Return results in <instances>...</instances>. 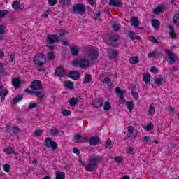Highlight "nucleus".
Instances as JSON below:
<instances>
[{
	"mask_svg": "<svg viewBox=\"0 0 179 179\" xmlns=\"http://www.w3.org/2000/svg\"><path fill=\"white\" fill-rule=\"evenodd\" d=\"M19 83H20V80L17 78H14L12 80V85H13L15 89L19 88Z\"/></svg>",
	"mask_w": 179,
	"mask_h": 179,
	"instance_id": "obj_25",
	"label": "nucleus"
},
{
	"mask_svg": "<svg viewBox=\"0 0 179 179\" xmlns=\"http://www.w3.org/2000/svg\"><path fill=\"white\" fill-rule=\"evenodd\" d=\"M115 160L116 163H121L123 160V158L121 157H115Z\"/></svg>",
	"mask_w": 179,
	"mask_h": 179,
	"instance_id": "obj_60",
	"label": "nucleus"
},
{
	"mask_svg": "<svg viewBox=\"0 0 179 179\" xmlns=\"http://www.w3.org/2000/svg\"><path fill=\"white\" fill-rule=\"evenodd\" d=\"M111 108V104L108 102H106L103 105V110L105 111H108V110H110Z\"/></svg>",
	"mask_w": 179,
	"mask_h": 179,
	"instance_id": "obj_46",
	"label": "nucleus"
},
{
	"mask_svg": "<svg viewBox=\"0 0 179 179\" xmlns=\"http://www.w3.org/2000/svg\"><path fill=\"white\" fill-rule=\"evenodd\" d=\"M164 52H166V54H167V56L169 58V65L176 62V57L174 56V54L171 52V51H170L168 49H165Z\"/></svg>",
	"mask_w": 179,
	"mask_h": 179,
	"instance_id": "obj_9",
	"label": "nucleus"
},
{
	"mask_svg": "<svg viewBox=\"0 0 179 179\" xmlns=\"http://www.w3.org/2000/svg\"><path fill=\"white\" fill-rule=\"evenodd\" d=\"M45 146H46V148H51L53 150H55V149L58 148V144H57L55 141L51 140V138L48 137L45 141Z\"/></svg>",
	"mask_w": 179,
	"mask_h": 179,
	"instance_id": "obj_6",
	"label": "nucleus"
},
{
	"mask_svg": "<svg viewBox=\"0 0 179 179\" xmlns=\"http://www.w3.org/2000/svg\"><path fill=\"white\" fill-rule=\"evenodd\" d=\"M108 38L109 41H112L113 43H117L118 41V38H120V36L117 34L114 35V34H110L108 36Z\"/></svg>",
	"mask_w": 179,
	"mask_h": 179,
	"instance_id": "obj_20",
	"label": "nucleus"
},
{
	"mask_svg": "<svg viewBox=\"0 0 179 179\" xmlns=\"http://www.w3.org/2000/svg\"><path fill=\"white\" fill-rule=\"evenodd\" d=\"M162 12L163 8H162L161 7H157L154 10V13H155L156 15H158V13H162Z\"/></svg>",
	"mask_w": 179,
	"mask_h": 179,
	"instance_id": "obj_52",
	"label": "nucleus"
},
{
	"mask_svg": "<svg viewBox=\"0 0 179 179\" xmlns=\"http://www.w3.org/2000/svg\"><path fill=\"white\" fill-rule=\"evenodd\" d=\"M3 152L5 153H7V155H16V152H15V150L12 148H6L3 150Z\"/></svg>",
	"mask_w": 179,
	"mask_h": 179,
	"instance_id": "obj_29",
	"label": "nucleus"
},
{
	"mask_svg": "<svg viewBox=\"0 0 179 179\" xmlns=\"http://www.w3.org/2000/svg\"><path fill=\"white\" fill-rule=\"evenodd\" d=\"M5 131L8 135H12V134H19V132H20V128L7 125Z\"/></svg>",
	"mask_w": 179,
	"mask_h": 179,
	"instance_id": "obj_7",
	"label": "nucleus"
},
{
	"mask_svg": "<svg viewBox=\"0 0 179 179\" xmlns=\"http://www.w3.org/2000/svg\"><path fill=\"white\" fill-rule=\"evenodd\" d=\"M71 50L72 55H78V54H79V48L78 46H73Z\"/></svg>",
	"mask_w": 179,
	"mask_h": 179,
	"instance_id": "obj_34",
	"label": "nucleus"
},
{
	"mask_svg": "<svg viewBox=\"0 0 179 179\" xmlns=\"http://www.w3.org/2000/svg\"><path fill=\"white\" fill-rule=\"evenodd\" d=\"M59 38L55 35H50L48 36V43L49 44H54V43H58Z\"/></svg>",
	"mask_w": 179,
	"mask_h": 179,
	"instance_id": "obj_14",
	"label": "nucleus"
},
{
	"mask_svg": "<svg viewBox=\"0 0 179 179\" xmlns=\"http://www.w3.org/2000/svg\"><path fill=\"white\" fill-rule=\"evenodd\" d=\"M82 139V136L80 134H77L74 136V141L76 143H78V142Z\"/></svg>",
	"mask_w": 179,
	"mask_h": 179,
	"instance_id": "obj_48",
	"label": "nucleus"
},
{
	"mask_svg": "<svg viewBox=\"0 0 179 179\" xmlns=\"http://www.w3.org/2000/svg\"><path fill=\"white\" fill-rule=\"evenodd\" d=\"M59 3L60 6L65 8V6H68V5L71 3V0H59Z\"/></svg>",
	"mask_w": 179,
	"mask_h": 179,
	"instance_id": "obj_23",
	"label": "nucleus"
},
{
	"mask_svg": "<svg viewBox=\"0 0 179 179\" xmlns=\"http://www.w3.org/2000/svg\"><path fill=\"white\" fill-rule=\"evenodd\" d=\"M12 8L15 10H19L20 9V1H15L12 4Z\"/></svg>",
	"mask_w": 179,
	"mask_h": 179,
	"instance_id": "obj_28",
	"label": "nucleus"
},
{
	"mask_svg": "<svg viewBox=\"0 0 179 179\" xmlns=\"http://www.w3.org/2000/svg\"><path fill=\"white\" fill-rule=\"evenodd\" d=\"M150 41H151V43H154V44H157V43H159V41H157V39H156V38H155V36H150Z\"/></svg>",
	"mask_w": 179,
	"mask_h": 179,
	"instance_id": "obj_58",
	"label": "nucleus"
},
{
	"mask_svg": "<svg viewBox=\"0 0 179 179\" xmlns=\"http://www.w3.org/2000/svg\"><path fill=\"white\" fill-rule=\"evenodd\" d=\"M36 107H37V103H32L29 104V106H28V108L29 110H31L33 108H36Z\"/></svg>",
	"mask_w": 179,
	"mask_h": 179,
	"instance_id": "obj_59",
	"label": "nucleus"
},
{
	"mask_svg": "<svg viewBox=\"0 0 179 179\" xmlns=\"http://www.w3.org/2000/svg\"><path fill=\"white\" fill-rule=\"evenodd\" d=\"M149 141H150V138H149L147 136H144L143 139V145H148V143L149 142Z\"/></svg>",
	"mask_w": 179,
	"mask_h": 179,
	"instance_id": "obj_56",
	"label": "nucleus"
},
{
	"mask_svg": "<svg viewBox=\"0 0 179 179\" xmlns=\"http://www.w3.org/2000/svg\"><path fill=\"white\" fill-rule=\"evenodd\" d=\"M108 147L110 148V149H111V148H113V141H111V140H108L106 141L105 148L107 149V148H108Z\"/></svg>",
	"mask_w": 179,
	"mask_h": 179,
	"instance_id": "obj_53",
	"label": "nucleus"
},
{
	"mask_svg": "<svg viewBox=\"0 0 179 179\" xmlns=\"http://www.w3.org/2000/svg\"><path fill=\"white\" fill-rule=\"evenodd\" d=\"M131 96L134 97V100H138V99H139V94L135 92V88H133L131 90Z\"/></svg>",
	"mask_w": 179,
	"mask_h": 179,
	"instance_id": "obj_41",
	"label": "nucleus"
},
{
	"mask_svg": "<svg viewBox=\"0 0 179 179\" xmlns=\"http://www.w3.org/2000/svg\"><path fill=\"white\" fill-rule=\"evenodd\" d=\"M126 106L129 113H132V110H134V102H127Z\"/></svg>",
	"mask_w": 179,
	"mask_h": 179,
	"instance_id": "obj_36",
	"label": "nucleus"
},
{
	"mask_svg": "<svg viewBox=\"0 0 179 179\" xmlns=\"http://www.w3.org/2000/svg\"><path fill=\"white\" fill-rule=\"evenodd\" d=\"M3 34H5V27L0 25V36H3Z\"/></svg>",
	"mask_w": 179,
	"mask_h": 179,
	"instance_id": "obj_57",
	"label": "nucleus"
},
{
	"mask_svg": "<svg viewBox=\"0 0 179 179\" xmlns=\"http://www.w3.org/2000/svg\"><path fill=\"white\" fill-rule=\"evenodd\" d=\"M157 56V51H154V52H151L150 53L148 54V58H156V57Z\"/></svg>",
	"mask_w": 179,
	"mask_h": 179,
	"instance_id": "obj_49",
	"label": "nucleus"
},
{
	"mask_svg": "<svg viewBox=\"0 0 179 179\" xmlns=\"http://www.w3.org/2000/svg\"><path fill=\"white\" fill-rule=\"evenodd\" d=\"M68 103L69 106H71V107H73L74 106H76L79 103V99L72 97L68 101Z\"/></svg>",
	"mask_w": 179,
	"mask_h": 179,
	"instance_id": "obj_18",
	"label": "nucleus"
},
{
	"mask_svg": "<svg viewBox=\"0 0 179 179\" xmlns=\"http://www.w3.org/2000/svg\"><path fill=\"white\" fill-rule=\"evenodd\" d=\"M8 13H9V11L6 10H0V19L2 17H5V16L8 15Z\"/></svg>",
	"mask_w": 179,
	"mask_h": 179,
	"instance_id": "obj_43",
	"label": "nucleus"
},
{
	"mask_svg": "<svg viewBox=\"0 0 179 179\" xmlns=\"http://www.w3.org/2000/svg\"><path fill=\"white\" fill-rule=\"evenodd\" d=\"M110 6H115L116 8H121L122 6V2L121 0H110Z\"/></svg>",
	"mask_w": 179,
	"mask_h": 179,
	"instance_id": "obj_13",
	"label": "nucleus"
},
{
	"mask_svg": "<svg viewBox=\"0 0 179 179\" xmlns=\"http://www.w3.org/2000/svg\"><path fill=\"white\" fill-rule=\"evenodd\" d=\"M154 82L157 86H160V85H162V83H163V78H157L154 80Z\"/></svg>",
	"mask_w": 179,
	"mask_h": 179,
	"instance_id": "obj_42",
	"label": "nucleus"
},
{
	"mask_svg": "<svg viewBox=\"0 0 179 179\" xmlns=\"http://www.w3.org/2000/svg\"><path fill=\"white\" fill-rule=\"evenodd\" d=\"M143 80L145 83H149L150 82V74H149V73H144L143 76Z\"/></svg>",
	"mask_w": 179,
	"mask_h": 179,
	"instance_id": "obj_27",
	"label": "nucleus"
},
{
	"mask_svg": "<svg viewBox=\"0 0 179 179\" xmlns=\"http://www.w3.org/2000/svg\"><path fill=\"white\" fill-rule=\"evenodd\" d=\"M113 30H114L115 31H120V29H121V28L120 27V25H118V24H114V25L113 26Z\"/></svg>",
	"mask_w": 179,
	"mask_h": 179,
	"instance_id": "obj_62",
	"label": "nucleus"
},
{
	"mask_svg": "<svg viewBox=\"0 0 179 179\" xmlns=\"http://www.w3.org/2000/svg\"><path fill=\"white\" fill-rule=\"evenodd\" d=\"M152 26H153L154 29H159L160 27V22L157 19L152 20Z\"/></svg>",
	"mask_w": 179,
	"mask_h": 179,
	"instance_id": "obj_31",
	"label": "nucleus"
},
{
	"mask_svg": "<svg viewBox=\"0 0 179 179\" xmlns=\"http://www.w3.org/2000/svg\"><path fill=\"white\" fill-rule=\"evenodd\" d=\"M101 160L103 159L99 157L90 158V162L87 166H85V170H87V171H96V170H97V166L99 163L101 162Z\"/></svg>",
	"mask_w": 179,
	"mask_h": 179,
	"instance_id": "obj_1",
	"label": "nucleus"
},
{
	"mask_svg": "<svg viewBox=\"0 0 179 179\" xmlns=\"http://www.w3.org/2000/svg\"><path fill=\"white\" fill-rule=\"evenodd\" d=\"M32 90H40L41 89V81L35 80L31 83L30 86Z\"/></svg>",
	"mask_w": 179,
	"mask_h": 179,
	"instance_id": "obj_8",
	"label": "nucleus"
},
{
	"mask_svg": "<svg viewBox=\"0 0 179 179\" xmlns=\"http://www.w3.org/2000/svg\"><path fill=\"white\" fill-rule=\"evenodd\" d=\"M64 87H67V89H73V83L71 81H65L64 83Z\"/></svg>",
	"mask_w": 179,
	"mask_h": 179,
	"instance_id": "obj_35",
	"label": "nucleus"
},
{
	"mask_svg": "<svg viewBox=\"0 0 179 179\" xmlns=\"http://www.w3.org/2000/svg\"><path fill=\"white\" fill-rule=\"evenodd\" d=\"M102 82L103 83H106L107 85H111V80H110V78L108 76L105 77Z\"/></svg>",
	"mask_w": 179,
	"mask_h": 179,
	"instance_id": "obj_55",
	"label": "nucleus"
},
{
	"mask_svg": "<svg viewBox=\"0 0 179 179\" xmlns=\"http://www.w3.org/2000/svg\"><path fill=\"white\" fill-rule=\"evenodd\" d=\"M55 55H54V53H52V52L48 53L47 59H48L49 61H52L53 59H55Z\"/></svg>",
	"mask_w": 179,
	"mask_h": 179,
	"instance_id": "obj_45",
	"label": "nucleus"
},
{
	"mask_svg": "<svg viewBox=\"0 0 179 179\" xmlns=\"http://www.w3.org/2000/svg\"><path fill=\"white\" fill-rule=\"evenodd\" d=\"M41 134H43V131L37 130L34 132V136H41Z\"/></svg>",
	"mask_w": 179,
	"mask_h": 179,
	"instance_id": "obj_63",
	"label": "nucleus"
},
{
	"mask_svg": "<svg viewBox=\"0 0 179 179\" xmlns=\"http://www.w3.org/2000/svg\"><path fill=\"white\" fill-rule=\"evenodd\" d=\"M173 20L175 26H179V14L175 15L173 18Z\"/></svg>",
	"mask_w": 179,
	"mask_h": 179,
	"instance_id": "obj_39",
	"label": "nucleus"
},
{
	"mask_svg": "<svg viewBox=\"0 0 179 179\" xmlns=\"http://www.w3.org/2000/svg\"><path fill=\"white\" fill-rule=\"evenodd\" d=\"M99 58V52L96 49H90L87 52V60L94 61Z\"/></svg>",
	"mask_w": 179,
	"mask_h": 179,
	"instance_id": "obj_5",
	"label": "nucleus"
},
{
	"mask_svg": "<svg viewBox=\"0 0 179 179\" xmlns=\"http://www.w3.org/2000/svg\"><path fill=\"white\" fill-rule=\"evenodd\" d=\"M131 26H134V27H138L139 26V20L136 17L131 18Z\"/></svg>",
	"mask_w": 179,
	"mask_h": 179,
	"instance_id": "obj_26",
	"label": "nucleus"
},
{
	"mask_svg": "<svg viewBox=\"0 0 179 179\" xmlns=\"http://www.w3.org/2000/svg\"><path fill=\"white\" fill-rule=\"evenodd\" d=\"M50 133L53 136H57L59 135V129L57 128H52L50 130Z\"/></svg>",
	"mask_w": 179,
	"mask_h": 179,
	"instance_id": "obj_32",
	"label": "nucleus"
},
{
	"mask_svg": "<svg viewBox=\"0 0 179 179\" xmlns=\"http://www.w3.org/2000/svg\"><path fill=\"white\" fill-rule=\"evenodd\" d=\"M92 103L94 108H100V107L103 106V103H104V99L103 98H100L99 99H96L93 101Z\"/></svg>",
	"mask_w": 179,
	"mask_h": 179,
	"instance_id": "obj_12",
	"label": "nucleus"
},
{
	"mask_svg": "<svg viewBox=\"0 0 179 179\" xmlns=\"http://www.w3.org/2000/svg\"><path fill=\"white\" fill-rule=\"evenodd\" d=\"M45 61H47V57L43 53H38L33 58L34 64L37 66H43L45 64Z\"/></svg>",
	"mask_w": 179,
	"mask_h": 179,
	"instance_id": "obj_3",
	"label": "nucleus"
},
{
	"mask_svg": "<svg viewBox=\"0 0 179 179\" xmlns=\"http://www.w3.org/2000/svg\"><path fill=\"white\" fill-rule=\"evenodd\" d=\"M153 129V125L152 124H148L146 126V131H152Z\"/></svg>",
	"mask_w": 179,
	"mask_h": 179,
	"instance_id": "obj_64",
	"label": "nucleus"
},
{
	"mask_svg": "<svg viewBox=\"0 0 179 179\" xmlns=\"http://www.w3.org/2000/svg\"><path fill=\"white\" fill-rule=\"evenodd\" d=\"M151 72L152 73H157V72H159V69H157V68L152 66L151 67Z\"/></svg>",
	"mask_w": 179,
	"mask_h": 179,
	"instance_id": "obj_61",
	"label": "nucleus"
},
{
	"mask_svg": "<svg viewBox=\"0 0 179 179\" xmlns=\"http://www.w3.org/2000/svg\"><path fill=\"white\" fill-rule=\"evenodd\" d=\"M56 179H65V173L64 172H57Z\"/></svg>",
	"mask_w": 179,
	"mask_h": 179,
	"instance_id": "obj_38",
	"label": "nucleus"
},
{
	"mask_svg": "<svg viewBox=\"0 0 179 179\" xmlns=\"http://www.w3.org/2000/svg\"><path fill=\"white\" fill-rule=\"evenodd\" d=\"M155 115V106L153 105H150L148 109V115Z\"/></svg>",
	"mask_w": 179,
	"mask_h": 179,
	"instance_id": "obj_44",
	"label": "nucleus"
},
{
	"mask_svg": "<svg viewBox=\"0 0 179 179\" xmlns=\"http://www.w3.org/2000/svg\"><path fill=\"white\" fill-rule=\"evenodd\" d=\"M69 78L73 79V80H78L79 79V73L75 71H71L69 73Z\"/></svg>",
	"mask_w": 179,
	"mask_h": 179,
	"instance_id": "obj_15",
	"label": "nucleus"
},
{
	"mask_svg": "<svg viewBox=\"0 0 179 179\" xmlns=\"http://www.w3.org/2000/svg\"><path fill=\"white\" fill-rule=\"evenodd\" d=\"M115 92L120 96V104H124V103H125V99L124 98V91L121 90L120 88H116Z\"/></svg>",
	"mask_w": 179,
	"mask_h": 179,
	"instance_id": "obj_10",
	"label": "nucleus"
},
{
	"mask_svg": "<svg viewBox=\"0 0 179 179\" xmlns=\"http://www.w3.org/2000/svg\"><path fill=\"white\" fill-rule=\"evenodd\" d=\"M91 82H92V75L85 74V78H84V80H83V83L85 85H86L87 83H90Z\"/></svg>",
	"mask_w": 179,
	"mask_h": 179,
	"instance_id": "obj_21",
	"label": "nucleus"
},
{
	"mask_svg": "<svg viewBox=\"0 0 179 179\" xmlns=\"http://www.w3.org/2000/svg\"><path fill=\"white\" fill-rule=\"evenodd\" d=\"M8 93H9V91H8V90H3L0 91V96L6 97V96H8Z\"/></svg>",
	"mask_w": 179,
	"mask_h": 179,
	"instance_id": "obj_47",
	"label": "nucleus"
},
{
	"mask_svg": "<svg viewBox=\"0 0 179 179\" xmlns=\"http://www.w3.org/2000/svg\"><path fill=\"white\" fill-rule=\"evenodd\" d=\"M66 34V32L65 30L62 29L59 31V40H62L65 37V35Z\"/></svg>",
	"mask_w": 179,
	"mask_h": 179,
	"instance_id": "obj_40",
	"label": "nucleus"
},
{
	"mask_svg": "<svg viewBox=\"0 0 179 179\" xmlns=\"http://www.w3.org/2000/svg\"><path fill=\"white\" fill-rule=\"evenodd\" d=\"M48 2L50 6H54L58 3V0H48Z\"/></svg>",
	"mask_w": 179,
	"mask_h": 179,
	"instance_id": "obj_51",
	"label": "nucleus"
},
{
	"mask_svg": "<svg viewBox=\"0 0 179 179\" xmlns=\"http://www.w3.org/2000/svg\"><path fill=\"white\" fill-rule=\"evenodd\" d=\"M22 99H23V95L22 94L17 95L13 101V104H17V103H19V101H20Z\"/></svg>",
	"mask_w": 179,
	"mask_h": 179,
	"instance_id": "obj_33",
	"label": "nucleus"
},
{
	"mask_svg": "<svg viewBox=\"0 0 179 179\" xmlns=\"http://www.w3.org/2000/svg\"><path fill=\"white\" fill-rule=\"evenodd\" d=\"M129 62L130 64L135 65V64H138V62H139V58H138V57H131L129 59Z\"/></svg>",
	"mask_w": 179,
	"mask_h": 179,
	"instance_id": "obj_37",
	"label": "nucleus"
},
{
	"mask_svg": "<svg viewBox=\"0 0 179 179\" xmlns=\"http://www.w3.org/2000/svg\"><path fill=\"white\" fill-rule=\"evenodd\" d=\"M73 66H80V68L86 69V68L90 66V60L85 58L74 59L73 61Z\"/></svg>",
	"mask_w": 179,
	"mask_h": 179,
	"instance_id": "obj_2",
	"label": "nucleus"
},
{
	"mask_svg": "<svg viewBox=\"0 0 179 179\" xmlns=\"http://www.w3.org/2000/svg\"><path fill=\"white\" fill-rule=\"evenodd\" d=\"M86 12V6L83 3H78L73 6L71 13H78L79 15H83Z\"/></svg>",
	"mask_w": 179,
	"mask_h": 179,
	"instance_id": "obj_4",
	"label": "nucleus"
},
{
	"mask_svg": "<svg viewBox=\"0 0 179 179\" xmlns=\"http://www.w3.org/2000/svg\"><path fill=\"white\" fill-rule=\"evenodd\" d=\"M3 169H4V171H6V173H9V171L10 170V165L6 164L3 165Z\"/></svg>",
	"mask_w": 179,
	"mask_h": 179,
	"instance_id": "obj_54",
	"label": "nucleus"
},
{
	"mask_svg": "<svg viewBox=\"0 0 179 179\" xmlns=\"http://www.w3.org/2000/svg\"><path fill=\"white\" fill-rule=\"evenodd\" d=\"M135 36V33H134V31H129V36L130 37L131 40L134 41V40H141V36Z\"/></svg>",
	"mask_w": 179,
	"mask_h": 179,
	"instance_id": "obj_24",
	"label": "nucleus"
},
{
	"mask_svg": "<svg viewBox=\"0 0 179 179\" xmlns=\"http://www.w3.org/2000/svg\"><path fill=\"white\" fill-rule=\"evenodd\" d=\"M169 36H171V38H176L177 36L176 35V31H174L173 26H169Z\"/></svg>",
	"mask_w": 179,
	"mask_h": 179,
	"instance_id": "obj_22",
	"label": "nucleus"
},
{
	"mask_svg": "<svg viewBox=\"0 0 179 179\" xmlns=\"http://www.w3.org/2000/svg\"><path fill=\"white\" fill-rule=\"evenodd\" d=\"M55 73L56 76L62 78V76H65V69H64V67L59 66L56 69Z\"/></svg>",
	"mask_w": 179,
	"mask_h": 179,
	"instance_id": "obj_11",
	"label": "nucleus"
},
{
	"mask_svg": "<svg viewBox=\"0 0 179 179\" xmlns=\"http://www.w3.org/2000/svg\"><path fill=\"white\" fill-rule=\"evenodd\" d=\"M134 131H135V128H134L133 126H129L128 127V132H129V134H127V136H128V138H131V141L134 140L135 138H136V136H131L134 134Z\"/></svg>",
	"mask_w": 179,
	"mask_h": 179,
	"instance_id": "obj_16",
	"label": "nucleus"
},
{
	"mask_svg": "<svg viewBox=\"0 0 179 179\" xmlns=\"http://www.w3.org/2000/svg\"><path fill=\"white\" fill-rule=\"evenodd\" d=\"M62 114L64 117H68V115H71V111L68 110H62Z\"/></svg>",
	"mask_w": 179,
	"mask_h": 179,
	"instance_id": "obj_50",
	"label": "nucleus"
},
{
	"mask_svg": "<svg viewBox=\"0 0 179 179\" xmlns=\"http://www.w3.org/2000/svg\"><path fill=\"white\" fill-rule=\"evenodd\" d=\"M118 56V52L116 50H110L108 52V57L109 58H117Z\"/></svg>",
	"mask_w": 179,
	"mask_h": 179,
	"instance_id": "obj_30",
	"label": "nucleus"
},
{
	"mask_svg": "<svg viewBox=\"0 0 179 179\" xmlns=\"http://www.w3.org/2000/svg\"><path fill=\"white\" fill-rule=\"evenodd\" d=\"M99 142H100V139H99V137L97 136H92L89 141V143L91 146H96Z\"/></svg>",
	"mask_w": 179,
	"mask_h": 179,
	"instance_id": "obj_17",
	"label": "nucleus"
},
{
	"mask_svg": "<svg viewBox=\"0 0 179 179\" xmlns=\"http://www.w3.org/2000/svg\"><path fill=\"white\" fill-rule=\"evenodd\" d=\"M34 95L36 96L38 99H43L45 96V93L43 90H36L34 92Z\"/></svg>",
	"mask_w": 179,
	"mask_h": 179,
	"instance_id": "obj_19",
	"label": "nucleus"
}]
</instances>
